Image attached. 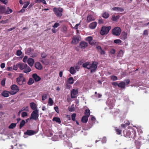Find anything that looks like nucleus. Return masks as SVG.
I'll use <instances>...</instances> for the list:
<instances>
[{
	"mask_svg": "<svg viewBox=\"0 0 149 149\" xmlns=\"http://www.w3.org/2000/svg\"><path fill=\"white\" fill-rule=\"evenodd\" d=\"M76 117V114L74 113L72 114L71 115V118L72 120L73 121H75V117Z\"/></svg>",
	"mask_w": 149,
	"mask_h": 149,
	"instance_id": "8fccbe9b",
	"label": "nucleus"
},
{
	"mask_svg": "<svg viewBox=\"0 0 149 149\" xmlns=\"http://www.w3.org/2000/svg\"><path fill=\"white\" fill-rule=\"evenodd\" d=\"M101 95L100 94H97V92H95V95L93 96H92V98L95 99H97L98 98H99L101 97Z\"/></svg>",
	"mask_w": 149,
	"mask_h": 149,
	"instance_id": "393cba45",
	"label": "nucleus"
},
{
	"mask_svg": "<svg viewBox=\"0 0 149 149\" xmlns=\"http://www.w3.org/2000/svg\"><path fill=\"white\" fill-rule=\"evenodd\" d=\"M52 120L54 121H55L57 123L60 124L61 123V121L59 117H54L53 118Z\"/></svg>",
	"mask_w": 149,
	"mask_h": 149,
	"instance_id": "a878e982",
	"label": "nucleus"
},
{
	"mask_svg": "<svg viewBox=\"0 0 149 149\" xmlns=\"http://www.w3.org/2000/svg\"><path fill=\"white\" fill-rule=\"evenodd\" d=\"M34 62V60L33 59L30 58L27 60V63L28 64L31 66H32Z\"/></svg>",
	"mask_w": 149,
	"mask_h": 149,
	"instance_id": "4be33fe9",
	"label": "nucleus"
},
{
	"mask_svg": "<svg viewBox=\"0 0 149 149\" xmlns=\"http://www.w3.org/2000/svg\"><path fill=\"white\" fill-rule=\"evenodd\" d=\"M91 120L92 121V122L93 123H94L95 122L96 120L94 116H92V117L91 118Z\"/></svg>",
	"mask_w": 149,
	"mask_h": 149,
	"instance_id": "bf43d9fd",
	"label": "nucleus"
},
{
	"mask_svg": "<svg viewBox=\"0 0 149 149\" xmlns=\"http://www.w3.org/2000/svg\"><path fill=\"white\" fill-rule=\"evenodd\" d=\"M80 40L81 37L80 36H74L72 38L71 44L74 45L77 44Z\"/></svg>",
	"mask_w": 149,
	"mask_h": 149,
	"instance_id": "9d476101",
	"label": "nucleus"
},
{
	"mask_svg": "<svg viewBox=\"0 0 149 149\" xmlns=\"http://www.w3.org/2000/svg\"><path fill=\"white\" fill-rule=\"evenodd\" d=\"M99 52H100L101 54L103 55L104 54H105V52L102 49H101V50H100V51H99Z\"/></svg>",
	"mask_w": 149,
	"mask_h": 149,
	"instance_id": "774afa93",
	"label": "nucleus"
},
{
	"mask_svg": "<svg viewBox=\"0 0 149 149\" xmlns=\"http://www.w3.org/2000/svg\"><path fill=\"white\" fill-rule=\"evenodd\" d=\"M125 82H122L118 84V87L121 89H124L125 88Z\"/></svg>",
	"mask_w": 149,
	"mask_h": 149,
	"instance_id": "bb28decb",
	"label": "nucleus"
},
{
	"mask_svg": "<svg viewBox=\"0 0 149 149\" xmlns=\"http://www.w3.org/2000/svg\"><path fill=\"white\" fill-rule=\"evenodd\" d=\"M78 93L77 89H73L71 91V97L72 98H74L76 97L75 95H77Z\"/></svg>",
	"mask_w": 149,
	"mask_h": 149,
	"instance_id": "f8f14e48",
	"label": "nucleus"
},
{
	"mask_svg": "<svg viewBox=\"0 0 149 149\" xmlns=\"http://www.w3.org/2000/svg\"><path fill=\"white\" fill-rule=\"evenodd\" d=\"M22 52L20 50H17V55L18 56H20L22 54Z\"/></svg>",
	"mask_w": 149,
	"mask_h": 149,
	"instance_id": "6e6d98bb",
	"label": "nucleus"
},
{
	"mask_svg": "<svg viewBox=\"0 0 149 149\" xmlns=\"http://www.w3.org/2000/svg\"><path fill=\"white\" fill-rule=\"evenodd\" d=\"M35 66L36 69L38 70H41L42 68V65L39 62L36 63L35 64Z\"/></svg>",
	"mask_w": 149,
	"mask_h": 149,
	"instance_id": "5701e85b",
	"label": "nucleus"
},
{
	"mask_svg": "<svg viewBox=\"0 0 149 149\" xmlns=\"http://www.w3.org/2000/svg\"><path fill=\"white\" fill-rule=\"evenodd\" d=\"M67 31V28L66 26L64 25L61 28V31L64 33H66Z\"/></svg>",
	"mask_w": 149,
	"mask_h": 149,
	"instance_id": "7c9ffc66",
	"label": "nucleus"
},
{
	"mask_svg": "<svg viewBox=\"0 0 149 149\" xmlns=\"http://www.w3.org/2000/svg\"><path fill=\"white\" fill-rule=\"evenodd\" d=\"M84 113L86 115V116L89 117L90 114V110L89 109H86Z\"/></svg>",
	"mask_w": 149,
	"mask_h": 149,
	"instance_id": "c03bdc74",
	"label": "nucleus"
},
{
	"mask_svg": "<svg viewBox=\"0 0 149 149\" xmlns=\"http://www.w3.org/2000/svg\"><path fill=\"white\" fill-rule=\"evenodd\" d=\"M17 123H12L8 127L9 129H13L15 127Z\"/></svg>",
	"mask_w": 149,
	"mask_h": 149,
	"instance_id": "a19ab883",
	"label": "nucleus"
},
{
	"mask_svg": "<svg viewBox=\"0 0 149 149\" xmlns=\"http://www.w3.org/2000/svg\"><path fill=\"white\" fill-rule=\"evenodd\" d=\"M97 64L95 61H94L92 63L89 62H86L83 63L82 66L84 68H86L88 69L91 70V72H95L97 67Z\"/></svg>",
	"mask_w": 149,
	"mask_h": 149,
	"instance_id": "f257e3e1",
	"label": "nucleus"
},
{
	"mask_svg": "<svg viewBox=\"0 0 149 149\" xmlns=\"http://www.w3.org/2000/svg\"><path fill=\"white\" fill-rule=\"evenodd\" d=\"M125 136H129L130 138L135 139L136 137V132L134 130L132 129L131 131L128 130L126 132Z\"/></svg>",
	"mask_w": 149,
	"mask_h": 149,
	"instance_id": "39448f33",
	"label": "nucleus"
},
{
	"mask_svg": "<svg viewBox=\"0 0 149 149\" xmlns=\"http://www.w3.org/2000/svg\"><path fill=\"white\" fill-rule=\"evenodd\" d=\"M9 93L10 94V91L5 90L2 92L1 95L5 97H7L9 96Z\"/></svg>",
	"mask_w": 149,
	"mask_h": 149,
	"instance_id": "6ab92c4d",
	"label": "nucleus"
},
{
	"mask_svg": "<svg viewBox=\"0 0 149 149\" xmlns=\"http://www.w3.org/2000/svg\"><path fill=\"white\" fill-rule=\"evenodd\" d=\"M21 111H28V108L27 106L26 107H23L21 110Z\"/></svg>",
	"mask_w": 149,
	"mask_h": 149,
	"instance_id": "13d9d810",
	"label": "nucleus"
},
{
	"mask_svg": "<svg viewBox=\"0 0 149 149\" xmlns=\"http://www.w3.org/2000/svg\"><path fill=\"white\" fill-rule=\"evenodd\" d=\"M5 79H3L1 81V84L2 86H5Z\"/></svg>",
	"mask_w": 149,
	"mask_h": 149,
	"instance_id": "680f3d73",
	"label": "nucleus"
},
{
	"mask_svg": "<svg viewBox=\"0 0 149 149\" xmlns=\"http://www.w3.org/2000/svg\"><path fill=\"white\" fill-rule=\"evenodd\" d=\"M116 132L117 134H120L121 132V130L118 129H116Z\"/></svg>",
	"mask_w": 149,
	"mask_h": 149,
	"instance_id": "052dcab7",
	"label": "nucleus"
},
{
	"mask_svg": "<svg viewBox=\"0 0 149 149\" xmlns=\"http://www.w3.org/2000/svg\"><path fill=\"white\" fill-rule=\"evenodd\" d=\"M17 65H18V68L21 70H24L27 66L26 64L20 62L18 63Z\"/></svg>",
	"mask_w": 149,
	"mask_h": 149,
	"instance_id": "4468645a",
	"label": "nucleus"
},
{
	"mask_svg": "<svg viewBox=\"0 0 149 149\" xmlns=\"http://www.w3.org/2000/svg\"><path fill=\"white\" fill-rule=\"evenodd\" d=\"M111 79L112 81H116L118 80V78L116 76L112 75L110 76Z\"/></svg>",
	"mask_w": 149,
	"mask_h": 149,
	"instance_id": "79ce46f5",
	"label": "nucleus"
},
{
	"mask_svg": "<svg viewBox=\"0 0 149 149\" xmlns=\"http://www.w3.org/2000/svg\"><path fill=\"white\" fill-rule=\"evenodd\" d=\"M121 31V30L120 27H116L112 29V33L115 36H118L120 34Z\"/></svg>",
	"mask_w": 149,
	"mask_h": 149,
	"instance_id": "6e6552de",
	"label": "nucleus"
},
{
	"mask_svg": "<svg viewBox=\"0 0 149 149\" xmlns=\"http://www.w3.org/2000/svg\"><path fill=\"white\" fill-rule=\"evenodd\" d=\"M119 17L118 16H113L112 17V19L113 21H116L119 18Z\"/></svg>",
	"mask_w": 149,
	"mask_h": 149,
	"instance_id": "09e8293b",
	"label": "nucleus"
},
{
	"mask_svg": "<svg viewBox=\"0 0 149 149\" xmlns=\"http://www.w3.org/2000/svg\"><path fill=\"white\" fill-rule=\"evenodd\" d=\"M54 109L55 111L57 113H59V110H58V107L57 106H56L55 107H54Z\"/></svg>",
	"mask_w": 149,
	"mask_h": 149,
	"instance_id": "338daca9",
	"label": "nucleus"
},
{
	"mask_svg": "<svg viewBox=\"0 0 149 149\" xmlns=\"http://www.w3.org/2000/svg\"><path fill=\"white\" fill-rule=\"evenodd\" d=\"M34 82L33 80L31 78L29 79L28 81V84L29 85H31L33 84Z\"/></svg>",
	"mask_w": 149,
	"mask_h": 149,
	"instance_id": "37998d69",
	"label": "nucleus"
},
{
	"mask_svg": "<svg viewBox=\"0 0 149 149\" xmlns=\"http://www.w3.org/2000/svg\"><path fill=\"white\" fill-rule=\"evenodd\" d=\"M25 79L23 76L22 74H20L19 77L17 79V83L19 85H22L24 84L25 82Z\"/></svg>",
	"mask_w": 149,
	"mask_h": 149,
	"instance_id": "0eeeda50",
	"label": "nucleus"
},
{
	"mask_svg": "<svg viewBox=\"0 0 149 149\" xmlns=\"http://www.w3.org/2000/svg\"><path fill=\"white\" fill-rule=\"evenodd\" d=\"M111 26H103L100 30V34L102 36L107 34L111 29Z\"/></svg>",
	"mask_w": 149,
	"mask_h": 149,
	"instance_id": "7ed1b4c3",
	"label": "nucleus"
},
{
	"mask_svg": "<svg viewBox=\"0 0 149 149\" xmlns=\"http://www.w3.org/2000/svg\"><path fill=\"white\" fill-rule=\"evenodd\" d=\"M85 40L87 41H88L89 44L91 45H94L95 42L92 41L93 38L91 36H88L85 38Z\"/></svg>",
	"mask_w": 149,
	"mask_h": 149,
	"instance_id": "ddd939ff",
	"label": "nucleus"
},
{
	"mask_svg": "<svg viewBox=\"0 0 149 149\" xmlns=\"http://www.w3.org/2000/svg\"><path fill=\"white\" fill-rule=\"evenodd\" d=\"M0 1L5 4H6L8 1L7 0H0Z\"/></svg>",
	"mask_w": 149,
	"mask_h": 149,
	"instance_id": "0e129e2a",
	"label": "nucleus"
},
{
	"mask_svg": "<svg viewBox=\"0 0 149 149\" xmlns=\"http://www.w3.org/2000/svg\"><path fill=\"white\" fill-rule=\"evenodd\" d=\"M33 49H32L31 48H29L26 49L25 51V52L27 55L30 56V54H31V52L33 51Z\"/></svg>",
	"mask_w": 149,
	"mask_h": 149,
	"instance_id": "c756f323",
	"label": "nucleus"
},
{
	"mask_svg": "<svg viewBox=\"0 0 149 149\" xmlns=\"http://www.w3.org/2000/svg\"><path fill=\"white\" fill-rule=\"evenodd\" d=\"M26 123L25 121L23 120H22L21 122L20 123L19 126V128L20 129H21L22 127L25 125Z\"/></svg>",
	"mask_w": 149,
	"mask_h": 149,
	"instance_id": "f704fd0d",
	"label": "nucleus"
},
{
	"mask_svg": "<svg viewBox=\"0 0 149 149\" xmlns=\"http://www.w3.org/2000/svg\"><path fill=\"white\" fill-rule=\"evenodd\" d=\"M110 112L114 116H119L121 114V112L118 109H115V108L113 109L110 111Z\"/></svg>",
	"mask_w": 149,
	"mask_h": 149,
	"instance_id": "9b49d317",
	"label": "nucleus"
},
{
	"mask_svg": "<svg viewBox=\"0 0 149 149\" xmlns=\"http://www.w3.org/2000/svg\"><path fill=\"white\" fill-rule=\"evenodd\" d=\"M18 63H17L15 65H14L13 67V69L14 70H17L18 68Z\"/></svg>",
	"mask_w": 149,
	"mask_h": 149,
	"instance_id": "5fc2aeb1",
	"label": "nucleus"
},
{
	"mask_svg": "<svg viewBox=\"0 0 149 149\" xmlns=\"http://www.w3.org/2000/svg\"><path fill=\"white\" fill-rule=\"evenodd\" d=\"M53 101L51 97H49V98L48 102V105L51 106L53 105Z\"/></svg>",
	"mask_w": 149,
	"mask_h": 149,
	"instance_id": "72a5a7b5",
	"label": "nucleus"
},
{
	"mask_svg": "<svg viewBox=\"0 0 149 149\" xmlns=\"http://www.w3.org/2000/svg\"><path fill=\"white\" fill-rule=\"evenodd\" d=\"M115 100H113L111 98L108 99L107 101V104L109 107L110 109H112L114 106Z\"/></svg>",
	"mask_w": 149,
	"mask_h": 149,
	"instance_id": "1a4fd4ad",
	"label": "nucleus"
},
{
	"mask_svg": "<svg viewBox=\"0 0 149 149\" xmlns=\"http://www.w3.org/2000/svg\"><path fill=\"white\" fill-rule=\"evenodd\" d=\"M11 91H10V94L13 95L16 94L19 90L18 86L15 84L12 85L11 86Z\"/></svg>",
	"mask_w": 149,
	"mask_h": 149,
	"instance_id": "423d86ee",
	"label": "nucleus"
},
{
	"mask_svg": "<svg viewBox=\"0 0 149 149\" xmlns=\"http://www.w3.org/2000/svg\"><path fill=\"white\" fill-rule=\"evenodd\" d=\"M52 140L54 141H56L58 140V137L57 135H54L52 138Z\"/></svg>",
	"mask_w": 149,
	"mask_h": 149,
	"instance_id": "49530a36",
	"label": "nucleus"
},
{
	"mask_svg": "<svg viewBox=\"0 0 149 149\" xmlns=\"http://www.w3.org/2000/svg\"><path fill=\"white\" fill-rule=\"evenodd\" d=\"M28 115L27 113L25 112H23L22 113V117H24L27 116Z\"/></svg>",
	"mask_w": 149,
	"mask_h": 149,
	"instance_id": "864d4df0",
	"label": "nucleus"
},
{
	"mask_svg": "<svg viewBox=\"0 0 149 149\" xmlns=\"http://www.w3.org/2000/svg\"><path fill=\"white\" fill-rule=\"evenodd\" d=\"M95 20V18L91 15H89L87 17V21L88 22H89Z\"/></svg>",
	"mask_w": 149,
	"mask_h": 149,
	"instance_id": "b1692460",
	"label": "nucleus"
},
{
	"mask_svg": "<svg viewBox=\"0 0 149 149\" xmlns=\"http://www.w3.org/2000/svg\"><path fill=\"white\" fill-rule=\"evenodd\" d=\"M60 25L59 23L56 22L52 26V27L54 28H56Z\"/></svg>",
	"mask_w": 149,
	"mask_h": 149,
	"instance_id": "3c124183",
	"label": "nucleus"
},
{
	"mask_svg": "<svg viewBox=\"0 0 149 149\" xmlns=\"http://www.w3.org/2000/svg\"><path fill=\"white\" fill-rule=\"evenodd\" d=\"M30 54V56L33 58L36 57L37 56V53L35 52H34L33 50V51L31 52V54Z\"/></svg>",
	"mask_w": 149,
	"mask_h": 149,
	"instance_id": "e433bc0d",
	"label": "nucleus"
},
{
	"mask_svg": "<svg viewBox=\"0 0 149 149\" xmlns=\"http://www.w3.org/2000/svg\"><path fill=\"white\" fill-rule=\"evenodd\" d=\"M38 110L37 109H36L31 113L30 119H32L35 120H37L38 118Z\"/></svg>",
	"mask_w": 149,
	"mask_h": 149,
	"instance_id": "20e7f679",
	"label": "nucleus"
},
{
	"mask_svg": "<svg viewBox=\"0 0 149 149\" xmlns=\"http://www.w3.org/2000/svg\"><path fill=\"white\" fill-rule=\"evenodd\" d=\"M127 38V33L125 32H123L122 33L120 36V38L122 40H125Z\"/></svg>",
	"mask_w": 149,
	"mask_h": 149,
	"instance_id": "a211bd4d",
	"label": "nucleus"
},
{
	"mask_svg": "<svg viewBox=\"0 0 149 149\" xmlns=\"http://www.w3.org/2000/svg\"><path fill=\"white\" fill-rule=\"evenodd\" d=\"M47 95L46 94H43L42 96V101L45 100L47 98Z\"/></svg>",
	"mask_w": 149,
	"mask_h": 149,
	"instance_id": "603ef678",
	"label": "nucleus"
},
{
	"mask_svg": "<svg viewBox=\"0 0 149 149\" xmlns=\"http://www.w3.org/2000/svg\"><path fill=\"white\" fill-rule=\"evenodd\" d=\"M31 71V68L28 65L24 69V72L25 73H29Z\"/></svg>",
	"mask_w": 149,
	"mask_h": 149,
	"instance_id": "2f4dec72",
	"label": "nucleus"
},
{
	"mask_svg": "<svg viewBox=\"0 0 149 149\" xmlns=\"http://www.w3.org/2000/svg\"><path fill=\"white\" fill-rule=\"evenodd\" d=\"M97 23L94 22L90 23L89 25V27L91 29H93L95 28L97 25Z\"/></svg>",
	"mask_w": 149,
	"mask_h": 149,
	"instance_id": "aec40b11",
	"label": "nucleus"
},
{
	"mask_svg": "<svg viewBox=\"0 0 149 149\" xmlns=\"http://www.w3.org/2000/svg\"><path fill=\"white\" fill-rule=\"evenodd\" d=\"M122 41L120 39H116L114 40V43L116 44H120L121 43Z\"/></svg>",
	"mask_w": 149,
	"mask_h": 149,
	"instance_id": "a18cd8bd",
	"label": "nucleus"
},
{
	"mask_svg": "<svg viewBox=\"0 0 149 149\" xmlns=\"http://www.w3.org/2000/svg\"><path fill=\"white\" fill-rule=\"evenodd\" d=\"M143 36H147L148 35V31L147 30H146L144 31L143 34Z\"/></svg>",
	"mask_w": 149,
	"mask_h": 149,
	"instance_id": "e2e57ef3",
	"label": "nucleus"
},
{
	"mask_svg": "<svg viewBox=\"0 0 149 149\" xmlns=\"http://www.w3.org/2000/svg\"><path fill=\"white\" fill-rule=\"evenodd\" d=\"M30 3V1H27L26 2H25L24 3V4L23 6V8H26L28 5Z\"/></svg>",
	"mask_w": 149,
	"mask_h": 149,
	"instance_id": "58836bf2",
	"label": "nucleus"
},
{
	"mask_svg": "<svg viewBox=\"0 0 149 149\" xmlns=\"http://www.w3.org/2000/svg\"><path fill=\"white\" fill-rule=\"evenodd\" d=\"M109 15L107 12H104L102 15V17L104 18H107L109 17Z\"/></svg>",
	"mask_w": 149,
	"mask_h": 149,
	"instance_id": "4c0bfd02",
	"label": "nucleus"
},
{
	"mask_svg": "<svg viewBox=\"0 0 149 149\" xmlns=\"http://www.w3.org/2000/svg\"><path fill=\"white\" fill-rule=\"evenodd\" d=\"M30 106L31 108L33 110H35L37 108L36 104L33 102H31L30 103Z\"/></svg>",
	"mask_w": 149,
	"mask_h": 149,
	"instance_id": "cd10ccee",
	"label": "nucleus"
},
{
	"mask_svg": "<svg viewBox=\"0 0 149 149\" xmlns=\"http://www.w3.org/2000/svg\"><path fill=\"white\" fill-rule=\"evenodd\" d=\"M69 72L72 74H74L76 72L74 68L73 67H71L70 69Z\"/></svg>",
	"mask_w": 149,
	"mask_h": 149,
	"instance_id": "473e14b6",
	"label": "nucleus"
},
{
	"mask_svg": "<svg viewBox=\"0 0 149 149\" xmlns=\"http://www.w3.org/2000/svg\"><path fill=\"white\" fill-rule=\"evenodd\" d=\"M88 117L86 116H83L81 118V121L83 123H86L88 120Z\"/></svg>",
	"mask_w": 149,
	"mask_h": 149,
	"instance_id": "c85d7f7f",
	"label": "nucleus"
},
{
	"mask_svg": "<svg viewBox=\"0 0 149 149\" xmlns=\"http://www.w3.org/2000/svg\"><path fill=\"white\" fill-rule=\"evenodd\" d=\"M13 12L12 10L9 7H7V10H6L5 14H9L12 13Z\"/></svg>",
	"mask_w": 149,
	"mask_h": 149,
	"instance_id": "ea45409f",
	"label": "nucleus"
},
{
	"mask_svg": "<svg viewBox=\"0 0 149 149\" xmlns=\"http://www.w3.org/2000/svg\"><path fill=\"white\" fill-rule=\"evenodd\" d=\"M107 141V139L106 137H104L102 139V143H105Z\"/></svg>",
	"mask_w": 149,
	"mask_h": 149,
	"instance_id": "4d7b16f0",
	"label": "nucleus"
},
{
	"mask_svg": "<svg viewBox=\"0 0 149 149\" xmlns=\"http://www.w3.org/2000/svg\"><path fill=\"white\" fill-rule=\"evenodd\" d=\"M74 79L72 77H70L67 80V82L70 84H72L74 83Z\"/></svg>",
	"mask_w": 149,
	"mask_h": 149,
	"instance_id": "c9c22d12",
	"label": "nucleus"
},
{
	"mask_svg": "<svg viewBox=\"0 0 149 149\" xmlns=\"http://www.w3.org/2000/svg\"><path fill=\"white\" fill-rule=\"evenodd\" d=\"M88 45V44L87 42H81L80 44V46L81 48L82 49L85 48Z\"/></svg>",
	"mask_w": 149,
	"mask_h": 149,
	"instance_id": "dca6fc26",
	"label": "nucleus"
},
{
	"mask_svg": "<svg viewBox=\"0 0 149 149\" xmlns=\"http://www.w3.org/2000/svg\"><path fill=\"white\" fill-rule=\"evenodd\" d=\"M32 77L36 81H39L41 79V78L36 73L32 75Z\"/></svg>",
	"mask_w": 149,
	"mask_h": 149,
	"instance_id": "f3484780",
	"label": "nucleus"
},
{
	"mask_svg": "<svg viewBox=\"0 0 149 149\" xmlns=\"http://www.w3.org/2000/svg\"><path fill=\"white\" fill-rule=\"evenodd\" d=\"M36 133L35 131L30 130H28L24 132L25 135H27L29 136L32 135Z\"/></svg>",
	"mask_w": 149,
	"mask_h": 149,
	"instance_id": "2eb2a0df",
	"label": "nucleus"
},
{
	"mask_svg": "<svg viewBox=\"0 0 149 149\" xmlns=\"http://www.w3.org/2000/svg\"><path fill=\"white\" fill-rule=\"evenodd\" d=\"M128 97H127V96H126L125 97V98H124V100L125 101H126L127 102H129V103L130 104H131V103H132V104H133L134 102H132V101H129V99L127 98H128Z\"/></svg>",
	"mask_w": 149,
	"mask_h": 149,
	"instance_id": "de8ad7c7",
	"label": "nucleus"
},
{
	"mask_svg": "<svg viewBox=\"0 0 149 149\" xmlns=\"http://www.w3.org/2000/svg\"><path fill=\"white\" fill-rule=\"evenodd\" d=\"M111 84L113 86H118V84L116 82H112Z\"/></svg>",
	"mask_w": 149,
	"mask_h": 149,
	"instance_id": "69168bd1",
	"label": "nucleus"
},
{
	"mask_svg": "<svg viewBox=\"0 0 149 149\" xmlns=\"http://www.w3.org/2000/svg\"><path fill=\"white\" fill-rule=\"evenodd\" d=\"M6 6L0 5V14H5Z\"/></svg>",
	"mask_w": 149,
	"mask_h": 149,
	"instance_id": "412c9836",
	"label": "nucleus"
},
{
	"mask_svg": "<svg viewBox=\"0 0 149 149\" xmlns=\"http://www.w3.org/2000/svg\"><path fill=\"white\" fill-rule=\"evenodd\" d=\"M63 10V9L60 7H55L53 9L54 14L58 18H60L62 16Z\"/></svg>",
	"mask_w": 149,
	"mask_h": 149,
	"instance_id": "f03ea898",
	"label": "nucleus"
}]
</instances>
